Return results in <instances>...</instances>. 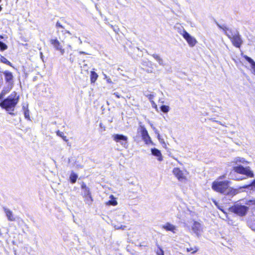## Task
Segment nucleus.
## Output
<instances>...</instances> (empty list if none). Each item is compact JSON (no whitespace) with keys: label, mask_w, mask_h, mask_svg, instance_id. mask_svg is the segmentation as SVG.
I'll return each instance as SVG.
<instances>
[{"label":"nucleus","mask_w":255,"mask_h":255,"mask_svg":"<svg viewBox=\"0 0 255 255\" xmlns=\"http://www.w3.org/2000/svg\"><path fill=\"white\" fill-rule=\"evenodd\" d=\"M231 181L229 180L214 181L212 183V189L215 192L221 194L234 196L239 193L244 192L243 189H248L250 191H255V179L252 181L251 183L240 186L237 188L230 187Z\"/></svg>","instance_id":"obj_1"},{"label":"nucleus","mask_w":255,"mask_h":255,"mask_svg":"<svg viewBox=\"0 0 255 255\" xmlns=\"http://www.w3.org/2000/svg\"><path fill=\"white\" fill-rule=\"evenodd\" d=\"M3 95L2 92L0 93V107L8 112L10 115H13V112L19 101V96L15 92H13L6 98L2 99Z\"/></svg>","instance_id":"obj_2"},{"label":"nucleus","mask_w":255,"mask_h":255,"mask_svg":"<svg viewBox=\"0 0 255 255\" xmlns=\"http://www.w3.org/2000/svg\"><path fill=\"white\" fill-rule=\"evenodd\" d=\"M232 163L237 166H234L233 167V171L235 172L245 175L248 178H253L255 176L254 172L251 169L249 166L244 167L240 165L241 164H245L249 163V162L245 160V158L240 157H237L234 159L232 161Z\"/></svg>","instance_id":"obj_3"},{"label":"nucleus","mask_w":255,"mask_h":255,"mask_svg":"<svg viewBox=\"0 0 255 255\" xmlns=\"http://www.w3.org/2000/svg\"><path fill=\"white\" fill-rule=\"evenodd\" d=\"M249 209V207L239 204H234L229 208L230 212L240 217L246 216Z\"/></svg>","instance_id":"obj_4"},{"label":"nucleus","mask_w":255,"mask_h":255,"mask_svg":"<svg viewBox=\"0 0 255 255\" xmlns=\"http://www.w3.org/2000/svg\"><path fill=\"white\" fill-rule=\"evenodd\" d=\"M228 37L235 47L239 48L241 47L243 41L238 31H233L232 33L228 35Z\"/></svg>","instance_id":"obj_5"},{"label":"nucleus","mask_w":255,"mask_h":255,"mask_svg":"<svg viewBox=\"0 0 255 255\" xmlns=\"http://www.w3.org/2000/svg\"><path fill=\"white\" fill-rule=\"evenodd\" d=\"M181 34L186 40L187 42L190 46L193 47L197 43L196 39L194 37L191 36L185 30H183L182 31V33H181Z\"/></svg>","instance_id":"obj_6"},{"label":"nucleus","mask_w":255,"mask_h":255,"mask_svg":"<svg viewBox=\"0 0 255 255\" xmlns=\"http://www.w3.org/2000/svg\"><path fill=\"white\" fill-rule=\"evenodd\" d=\"M49 42L56 50L59 51L61 54L64 53L65 49L63 48L60 42L56 37L50 39Z\"/></svg>","instance_id":"obj_7"},{"label":"nucleus","mask_w":255,"mask_h":255,"mask_svg":"<svg viewBox=\"0 0 255 255\" xmlns=\"http://www.w3.org/2000/svg\"><path fill=\"white\" fill-rule=\"evenodd\" d=\"M140 132L142 140L146 144L152 143V140L146 128L144 126H140Z\"/></svg>","instance_id":"obj_8"},{"label":"nucleus","mask_w":255,"mask_h":255,"mask_svg":"<svg viewBox=\"0 0 255 255\" xmlns=\"http://www.w3.org/2000/svg\"><path fill=\"white\" fill-rule=\"evenodd\" d=\"M5 83L9 86H12L13 85L14 77L11 72L5 70L3 72Z\"/></svg>","instance_id":"obj_9"},{"label":"nucleus","mask_w":255,"mask_h":255,"mask_svg":"<svg viewBox=\"0 0 255 255\" xmlns=\"http://www.w3.org/2000/svg\"><path fill=\"white\" fill-rule=\"evenodd\" d=\"M113 139L117 142H120V141H124V142H121V144L125 147H127L128 145V137L126 135L120 134H116L113 135Z\"/></svg>","instance_id":"obj_10"},{"label":"nucleus","mask_w":255,"mask_h":255,"mask_svg":"<svg viewBox=\"0 0 255 255\" xmlns=\"http://www.w3.org/2000/svg\"><path fill=\"white\" fill-rule=\"evenodd\" d=\"M81 188L84 190V197L85 198L86 200L92 202L93 199L90 190L84 182L82 183Z\"/></svg>","instance_id":"obj_11"},{"label":"nucleus","mask_w":255,"mask_h":255,"mask_svg":"<svg viewBox=\"0 0 255 255\" xmlns=\"http://www.w3.org/2000/svg\"><path fill=\"white\" fill-rule=\"evenodd\" d=\"M172 172L174 176L179 180L186 179V176L184 175L183 171L178 167L174 168Z\"/></svg>","instance_id":"obj_12"},{"label":"nucleus","mask_w":255,"mask_h":255,"mask_svg":"<svg viewBox=\"0 0 255 255\" xmlns=\"http://www.w3.org/2000/svg\"><path fill=\"white\" fill-rule=\"evenodd\" d=\"M151 151L153 155L157 157V160L159 161H161L163 160V157L162 154L161 153V151L159 149L156 148H153L151 149Z\"/></svg>","instance_id":"obj_13"},{"label":"nucleus","mask_w":255,"mask_h":255,"mask_svg":"<svg viewBox=\"0 0 255 255\" xmlns=\"http://www.w3.org/2000/svg\"><path fill=\"white\" fill-rule=\"evenodd\" d=\"M192 229L196 234H200L201 231L200 224L197 221H194L192 226Z\"/></svg>","instance_id":"obj_14"},{"label":"nucleus","mask_w":255,"mask_h":255,"mask_svg":"<svg viewBox=\"0 0 255 255\" xmlns=\"http://www.w3.org/2000/svg\"><path fill=\"white\" fill-rule=\"evenodd\" d=\"M162 228L166 231H171L173 233H175V230L176 229V227L170 223H166L162 226Z\"/></svg>","instance_id":"obj_15"},{"label":"nucleus","mask_w":255,"mask_h":255,"mask_svg":"<svg viewBox=\"0 0 255 255\" xmlns=\"http://www.w3.org/2000/svg\"><path fill=\"white\" fill-rule=\"evenodd\" d=\"M243 57L251 64V67L253 69L254 74L255 75V62L251 58L246 55H243Z\"/></svg>","instance_id":"obj_16"},{"label":"nucleus","mask_w":255,"mask_h":255,"mask_svg":"<svg viewBox=\"0 0 255 255\" xmlns=\"http://www.w3.org/2000/svg\"><path fill=\"white\" fill-rule=\"evenodd\" d=\"M4 210L9 221H13L15 220V218L11 211L8 209H4Z\"/></svg>","instance_id":"obj_17"},{"label":"nucleus","mask_w":255,"mask_h":255,"mask_svg":"<svg viewBox=\"0 0 255 255\" xmlns=\"http://www.w3.org/2000/svg\"><path fill=\"white\" fill-rule=\"evenodd\" d=\"M147 66L148 68L146 70V71L147 73H153L154 71V68H156L157 66L155 64H153L151 62H148L147 64Z\"/></svg>","instance_id":"obj_18"},{"label":"nucleus","mask_w":255,"mask_h":255,"mask_svg":"<svg viewBox=\"0 0 255 255\" xmlns=\"http://www.w3.org/2000/svg\"><path fill=\"white\" fill-rule=\"evenodd\" d=\"M110 198L111 199L106 202V205H112L113 206H115L117 205L118 202L116 200V198L114 197V195H111L110 196Z\"/></svg>","instance_id":"obj_19"},{"label":"nucleus","mask_w":255,"mask_h":255,"mask_svg":"<svg viewBox=\"0 0 255 255\" xmlns=\"http://www.w3.org/2000/svg\"><path fill=\"white\" fill-rule=\"evenodd\" d=\"M219 27L222 29L224 32V33L228 37V35L231 34L234 31H233L231 29H230L228 28L227 27L225 26H222V25H219Z\"/></svg>","instance_id":"obj_20"},{"label":"nucleus","mask_w":255,"mask_h":255,"mask_svg":"<svg viewBox=\"0 0 255 255\" xmlns=\"http://www.w3.org/2000/svg\"><path fill=\"white\" fill-rule=\"evenodd\" d=\"M98 78V75L94 71H91L90 73V81L91 83H94Z\"/></svg>","instance_id":"obj_21"},{"label":"nucleus","mask_w":255,"mask_h":255,"mask_svg":"<svg viewBox=\"0 0 255 255\" xmlns=\"http://www.w3.org/2000/svg\"><path fill=\"white\" fill-rule=\"evenodd\" d=\"M0 60L1 62L3 63L4 64H5L11 67H13L12 64L10 62H9L8 60H7V59L5 57H4L3 56H0Z\"/></svg>","instance_id":"obj_22"},{"label":"nucleus","mask_w":255,"mask_h":255,"mask_svg":"<svg viewBox=\"0 0 255 255\" xmlns=\"http://www.w3.org/2000/svg\"><path fill=\"white\" fill-rule=\"evenodd\" d=\"M56 133L57 135L61 137L65 141L68 142V139L67 138V136L64 135V133L62 131L58 130L56 131Z\"/></svg>","instance_id":"obj_23"},{"label":"nucleus","mask_w":255,"mask_h":255,"mask_svg":"<svg viewBox=\"0 0 255 255\" xmlns=\"http://www.w3.org/2000/svg\"><path fill=\"white\" fill-rule=\"evenodd\" d=\"M78 178V175L72 172L70 175V180L71 183L73 184L76 182Z\"/></svg>","instance_id":"obj_24"},{"label":"nucleus","mask_w":255,"mask_h":255,"mask_svg":"<svg viewBox=\"0 0 255 255\" xmlns=\"http://www.w3.org/2000/svg\"><path fill=\"white\" fill-rule=\"evenodd\" d=\"M152 56L158 61L159 64L163 65V61L159 55L156 54H153Z\"/></svg>","instance_id":"obj_25"},{"label":"nucleus","mask_w":255,"mask_h":255,"mask_svg":"<svg viewBox=\"0 0 255 255\" xmlns=\"http://www.w3.org/2000/svg\"><path fill=\"white\" fill-rule=\"evenodd\" d=\"M199 250V248L197 247H194L193 248H189L186 249V251L188 253H191L192 254H195Z\"/></svg>","instance_id":"obj_26"},{"label":"nucleus","mask_w":255,"mask_h":255,"mask_svg":"<svg viewBox=\"0 0 255 255\" xmlns=\"http://www.w3.org/2000/svg\"><path fill=\"white\" fill-rule=\"evenodd\" d=\"M160 110L162 112H163L164 113H167V112H169V111L170 110V108L168 106L162 105L160 107Z\"/></svg>","instance_id":"obj_27"},{"label":"nucleus","mask_w":255,"mask_h":255,"mask_svg":"<svg viewBox=\"0 0 255 255\" xmlns=\"http://www.w3.org/2000/svg\"><path fill=\"white\" fill-rule=\"evenodd\" d=\"M246 204L249 206L255 207V199H253L247 201Z\"/></svg>","instance_id":"obj_28"},{"label":"nucleus","mask_w":255,"mask_h":255,"mask_svg":"<svg viewBox=\"0 0 255 255\" xmlns=\"http://www.w3.org/2000/svg\"><path fill=\"white\" fill-rule=\"evenodd\" d=\"M7 48V46L3 42L0 41V50L4 51Z\"/></svg>","instance_id":"obj_29"},{"label":"nucleus","mask_w":255,"mask_h":255,"mask_svg":"<svg viewBox=\"0 0 255 255\" xmlns=\"http://www.w3.org/2000/svg\"><path fill=\"white\" fill-rule=\"evenodd\" d=\"M213 203H214V204L216 206V207L220 210H221L222 212H223L224 213H225V212L224 211V210L222 208L221 206H220L219 205V204H218V202H217L216 200H213Z\"/></svg>","instance_id":"obj_30"},{"label":"nucleus","mask_w":255,"mask_h":255,"mask_svg":"<svg viewBox=\"0 0 255 255\" xmlns=\"http://www.w3.org/2000/svg\"><path fill=\"white\" fill-rule=\"evenodd\" d=\"M157 255H164V251L160 247H158V249L156 252Z\"/></svg>","instance_id":"obj_31"},{"label":"nucleus","mask_w":255,"mask_h":255,"mask_svg":"<svg viewBox=\"0 0 255 255\" xmlns=\"http://www.w3.org/2000/svg\"><path fill=\"white\" fill-rule=\"evenodd\" d=\"M24 117L26 119H27L28 120L30 119L29 113V111L28 109H26L24 111Z\"/></svg>","instance_id":"obj_32"},{"label":"nucleus","mask_w":255,"mask_h":255,"mask_svg":"<svg viewBox=\"0 0 255 255\" xmlns=\"http://www.w3.org/2000/svg\"><path fill=\"white\" fill-rule=\"evenodd\" d=\"M250 227L252 230L255 232V221L251 222L250 223Z\"/></svg>","instance_id":"obj_33"},{"label":"nucleus","mask_w":255,"mask_h":255,"mask_svg":"<svg viewBox=\"0 0 255 255\" xmlns=\"http://www.w3.org/2000/svg\"><path fill=\"white\" fill-rule=\"evenodd\" d=\"M56 27L57 28H64V26L61 24L60 22H59V21H57L56 23Z\"/></svg>","instance_id":"obj_34"},{"label":"nucleus","mask_w":255,"mask_h":255,"mask_svg":"<svg viewBox=\"0 0 255 255\" xmlns=\"http://www.w3.org/2000/svg\"><path fill=\"white\" fill-rule=\"evenodd\" d=\"M148 98V99L149 100V101L151 102V101H153V99L154 98V95H152V94H149L148 95H147V96Z\"/></svg>","instance_id":"obj_35"},{"label":"nucleus","mask_w":255,"mask_h":255,"mask_svg":"<svg viewBox=\"0 0 255 255\" xmlns=\"http://www.w3.org/2000/svg\"><path fill=\"white\" fill-rule=\"evenodd\" d=\"M151 103L152 105V107L155 109H157V107L155 102L153 101H151Z\"/></svg>","instance_id":"obj_36"},{"label":"nucleus","mask_w":255,"mask_h":255,"mask_svg":"<svg viewBox=\"0 0 255 255\" xmlns=\"http://www.w3.org/2000/svg\"><path fill=\"white\" fill-rule=\"evenodd\" d=\"M114 95L118 98H120L121 97V96L120 94H119V93L118 92H116V93H114Z\"/></svg>","instance_id":"obj_37"},{"label":"nucleus","mask_w":255,"mask_h":255,"mask_svg":"<svg viewBox=\"0 0 255 255\" xmlns=\"http://www.w3.org/2000/svg\"><path fill=\"white\" fill-rule=\"evenodd\" d=\"M246 178V177H241V178H237L236 179V180H238V181L242 180H244V179H245Z\"/></svg>","instance_id":"obj_38"},{"label":"nucleus","mask_w":255,"mask_h":255,"mask_svg":"<svg viewBox=\"0 0 255 255\" xmlns=\"http://www.w3.org/2000/svg\"><path fill=\"white\" fill-rule=\"evenodd\" d=\"M63 32H64V33H68V34H70V32L67 30H65L64 31H62Z\"/></svg>","instance_id":"obj_39"},{"label":"nucleus","mask_w":255,"mask_h":255,"mask_svg":"<svg viewBox=\"0 0 255 255\" xmlns=\"http://www.w3.org/2000/svg\"><path fill=\"white\" fill-rule=\"evenodd\" d=\"M107 82H108V83H112V82L110 79H108V80H107Z\"/></svg>","instance_id":"obj_40"},{"label":"nucleus","mask_w":255,"mask_h":255,"mask_svg":"<svg viewBox=\"0 0 255 255\" xmlns=\"http://www.w3.org/2000/svg\"><path fill=\"white\" fill-rule=\"evenodd\" d=\"M2 8L1 5H0V11L2 10Z\"/></svg>","instance_id":"obj_41"},{"label":"nucleus","mask_w":255,"mask_h":255,"mask_svg":"<svg viewBox=\"0 0 255 255\" xmlns=\"http://www.w3.org/2000/svg\"><path fill=\"white\" fill-rule=\"evenodd\" d=\"M0 38H3V36L2 35H0Z\"/></svg>","instance_id":"obj_42"},{"label":"nucleus","mask_w":255,"mask_h":255,"mask_svg":"<svg viewBox=\"0 0 255 255\" xmlns=\"http://www.w3.org/2000/svg\"><path fill=\"white\" fill-rule=\"evenodd\" d=\"M221 178H222V177L220 176V177H219L218 179H221Z\"/></svg>","instance_id":"obj_43"},{"label":"nucleus","mask_w":255,"mask_h":255,"mask_svg":"<svg viewBox=\"0 0 255 255\" xmlns=\"http://www.w3.org/2000/svg\"><path fill=\"white\" fill-rule=\"evenodd\" d=\"M2 0H0V3L1 2Z\"/></svg>","instance_id":"obj_44"}]
</instances>
